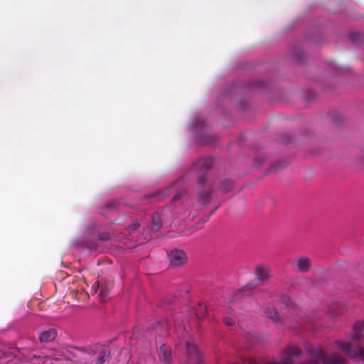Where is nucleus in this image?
<instances>
[{"label":"nucleus","mask_w":364,"mask_h":364,"mask_svg":"<svg viewBox=\"0 0 364 364\" xmlns=\"http://www.w3.org/2000/svg\"><path fill=\"white\" fill-rule=\"evenodd\" d=\"M311 359L304 364H346L345 360L337 354L326 355L321 348L311 352Z\"/></svg>","instance_id":"1"},{"label":"nucleus","mask_w":364,"mask_h":364,"mask_svg":"<svg viewBox=\"0 0 364 364\" xmlns=\"http://www.w3.org/2000/svg\"><path fill=\"white\" fill-rule=\"evenodd\" d=\"M211 157H205L198 159L193 166L191 171L196 172L198 174L197 183L200 186L205 184L206 175L210 169L213 164Z\"/></svg>","instance_id":"2"},{"label":"nucleus","mask_w":364,"mask_h":364,"mask_svg":"<svg viewBox=\"0 0 364 364\" xmlns=\"http://www.w3.org/2000/svg\"><path fill=\"white\" fill-rule=\"evenodd\" d=\"M336 346L348 357L364 360V348L360 346L353 348L349 342L342 341H336Z\"/></svg>","instance_id":"3"},{"label":"nucleus","mask_w":364,"mask_h":364,"mask_svg":"<svg viewBox=\"0 0 364 364\" xmlns=\"http://www.w3.org/2000/svg\"><path fill=\"white\" fill-rule=\"evenodd\" d=\"M170 266L172 268H178L183 266L187 262V256L185 252L181 250H173L168 254Z\"/></svg>","instance_id":"4"},{"label":"nucleus","mask_w":364,"mask_h":364,"mask_svg":"<svg viewBox=\"0 0 364 364\" xmlns=\"http://www.w3.org/2000/svg\"><path fill=\"white\" fill-rule=\"evenodd\" d=\"M264 314L268 318L279 326L286 325L289 321H296L295 318H291L289 315H287L285 318H282L274 308H267Z\"/></svg>","instance_id":"5"},{"label":"nucleus","mask_w":364,"mask_h":364,"mask_svg":"<svg viewBox=\"0 0 364 364\" xmlns=\"http://www.w3.org/2000/svg\"><path fill=\"white\" fill-rule=\"evenodd\" d=\"M255 275L257 279L261 282H265L272 277L270 267L266 264H258L255 267Z\"/></svg>","instance_id":"6"},{"label":"nucleus","mask_w":364,"mask_h":364,"mask_svg":"<svg viewBox=\"0 0 364 364\" xmlns=\"http://www.w3.org/2000/svg\"><path fill=\"white\" fill-rule=\"evenodd\" d=\"M202 186V189L198 193L196 196L197 202L200 205H206L211 200V195L213 193V188L212 186L208 185L203 184Z\"/></svg>","instance_id":"7"},{"label":"nucleus","mask_w":364,"mask_h":364,"mask_svg":"<svg viewBox=\"0 0 364 364\" xmlns=\"http://www.w3.org/2000/svg\"><path fill=\"white\" fill-rule=\"evenodd\" d=\"M186 346L188 358L190 362H193L195 364H201L202 358L197 347L194 344H191L188 342H186Z\"/></svg>","instance_id":"8"},{"label":"nucleus","mask_w":364,"mask_h":364,"mask_svg":"<svg viewBox=\"0 0 364 364\" xmlns=\"http://www.w3.org/2000/svg\"><path fill=\"white\" fill-rule=\"evenodd\" d=\"M295 264L298 272L306 273L311 269V260L309 257L301 255L296 259Z\"/></svg>","instance_id":"9"},{"label":"nucleus","mask_w":364,"mask_h":364,"mask_svg":"<svg viewBox=\"0 0 364 364\" xmlns=\"http://www.w3.org/2000/svg\"><path fill=\"white\" fill-rule=\"evenodd\" d=\"M100 288V292L98 294V298L100 302H106L108 298V295L110 291V285L108 284H102L100 286L98 282H95L92 286V289L96 291Z\"/></svg>","instance_id":"10"},{"label":"nucleus","mask_w":364,"mask_h":364,"mask_svg":"<svg viewBox=\"0 0 364 364\" xmlns=\"http://www.w3.org/2000/svg\"><path fill=\"white\" fill-rule=\"evenodd\" d=\"M56 336L57 331L54 328H50L40 334L39 340L41 343H48L54 341Z\"/></svg>","instance_id":"11"},{"label":"nucleus","mask_w":364,"mask_h":364,"mask_svg":"<svg viewBox=\"0 0 364 364\" xmlns=\"http://www.w3.org/2000/svg\"><path fill=\"white\" fill-rule=\"evenodd\" d=\"M354 340H358L361 338V334L364 331V321H358L354 324Z\"/></svg>","instance_id":"12"},{"label":"nucleus","mask_w":364,"mask_h":364,"mask_svg":"<svg viewBox=\"0 0 364 364\" xmlns=\"http://www.w3.org/2000/svg\"><path fill=\"white\" fill-rule=\"evenodd\" d=\"M233 187V181L230 179H224L221 181L220 190L224 193H229Z\"/></svg>","instance_id":"13"},{"label":"nucleus","mask_w":364,"mask_h":364,"mask_svg":"<svg viewBox=\"0 0 364 364\" xmlns=\"http://www.w3.org/2000/svg\"><path fill=\"white\" fill-rule=\"evenodd\" d=\"M171 353L168 347L163 345L160 347V358L166 363H168L170 360Z\"/></svg>","instance_id":"14"},{"label":"nucleus","mask_w":364,"mask_h":364,"mask_svg":"<svg viewBox=\"0 0 364 364\" xmlns=\"http://www.w3.org/2000/svg\"><path fill=\"white\" fill-rule=\"evenodd\" d=\"M110 352L107 350H101L98 355L95 364H104L109 359Z\"/></svg>","instance_id":"15"},{"label":"nucleus","mask_w":364,"mask_h":364,"mask_svg":"<svg viewBox=\"0 0 364 364\" xmlns=\"http://www.w3.org/2000/svg\"><path fill=\"white\" fill-rule=\"evenodd\" d=\"M161 226V216L159 213H155L152 215L151 230L157 231Z\"/></svg>","instance_id":"16"},{"label":"nucleus","mask_w":364,"mask_h":364,"mask_svg":"<svg viewBox=\"0 0 364 364\" xmlns=\"http://www.w3.org/2000/svg\"><path fill=\"white\" fill-rule=\"evenodd\" d=\"M187 196V190L183 188L181 190L178 191L175 196H173L171 204H176V203Z\"/></svg>","instance_id":"17"},{"label":"nucleus","mask_w":364,"mask_h":364,"mask_svg":"<svg viewBox=\"0 0 364 364\" xmlns=\"http://www.w3.org/2000/svg\"><path fill=\"white\" fill-rule=\"evenodd\" d=\"M207 308L203 304H199L198 306L195 311V314L197 318H200L206 315Z\"/></svg>","instance_id":"18"},{"label":"nucleus","mask_w":364,"mask_h":364,"mask_svg":"<svg viewBox=\"0 0 364 364\" xmlns=\"http://www.w3.org/2000/svg\"><path fill=\"white\" fill-rule=\"evenodd\" d=\"M140 225L141 221L136 220L128 226V230L129 231L130 233H132L134 231L138 229L140 227Z\"/></svg>","instance_id":"19"},{"label":"nucleus","mask_w":364,"mask_h":364,"mask_svg":"<svg viewBox=\"0 0 364 364\" xmlns=\"http://www.w3.org/2000/svg\"><path fill=\"white\" fill-rule=\"evenodd\" d=\"M168 191H164L162 192H157L155 194L151 195V197L155 198L156 200H159L164 199L166 196H168Z\"/></svg>","instance_id":"20"},{"label":"nucleus","mask_w":364,"mask_h":364,"mask_svg":"<svg viewBox=\"0 0 364 364\" xmlns=\"http://www.w3.org/2000/svg\"><path fill=\"white\" fill-rule=\"evenodd\" d=\"M350 40L353 42H357L360 38V35L358 33H351L349 35Z\"/></svg>","instance_id":"21"},{"label":"nucleus","mask_w":364,"mask_h":364,"mask_svg":"<svg viewBox=\"0 0 364 364\" xmlns=\"http://www.w3.org/2000/svg\"><path fill=\"white\" fill-rule=\"evenodd\" d=\"M99 238L101 240H109L110 239V236L108 233H101L99 235Z\"/></svg>","instance_id":"22"},{"label":"nucleus","mask_w":364,"mask_h":364,"mask_svg":"<svg viewBox=\"0 0 364 364\" xmlns=\"http://www.w3.org/2000/svg\"><path fill=\"white\" fill-rule=\"evenodd\" d=\"M224 322L227 326H231L234 324V320L230 317H226L224 318Z\"/></svg>","instance_id":"23"},{"label":"nucleus","mask_w":364,"mask_h":364,"mask_svg":"<svg viewBox=\"0 0 364 364\" xmlns=\"http://www.w3.org/2000/svg\"><path fill=\"white\" fill-rule=\"evenodd\" d=\"M298 60H302V53H294V54Z\"/></svg>","instance_id":"24"},{"label":"nucleus","mask_w":364,"mask_h":364,"mask_svg":"<svg viewBox=\"0 0 364 364\" xmlns=\"http://www.w3.org/2000/svg\"><path fill=\"white\" fill-rule=\"evenodd\" d=\"M114 204H115L114 203H109L106 205V207L107 208H112L114 206Z\"/></svg>","instance_id":"25"},{"label":"nucleus","mask_w":364,"mask_h":364,"mask_svg":"<svg viewBox=\"0 0 364 364\" xmlns=\"http://www.w3.org/2000/svg\"><path fill=\"white\" fill-rule=\"evenodd\" d=\"M183 181H177L174 184H173V186H177L179 184H181Z\"/></svg>","instance_id":"26"},{"label":"nucleus","mask_w":364,"mask_h":364,"mask_svg":"<svg viewBox=\"0 0 364 364\" xmlns=\"http://www.w3.org/2000/svg\"><path fill=\"white\" fill-rule=\"evenodd\" d=\"M168 208V207L165 208L164 211H166Z\"/></svg>","instance_id":"27"}]
</instances>
